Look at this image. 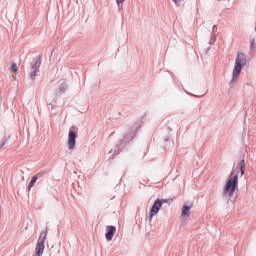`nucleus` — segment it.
<instances>
[{"instance_id": "obj_7", "label": "nucleus", "mask_w": 256, "mask_h": 256, "mask_svg": "<svg viewBox=\"0 0 256 256\" xmlns=\"http://www.w3.org/2000/svg\"><path fill=\"white\" fill-rule=\"evenodd\" d=\"M193 205H187L184 204L182 207V212H181V217L183 219H185V217H189V215H191V209H192Z\"/></svg>"}, {"instance_id": "obj_14", "label": "nucleus", "mask_w": 256, "mask_h": 256, "mask_svg": "<svg viewBox=\"0 0 256 256\" xmlns=\"http://www.w3.org/2000/svg\"><path fill=\"white\" fill-rule=\"evenodd\" d=\"M36 75H37V72H35V71L31 73L32 78L35 77Z\"/></svg>"}, {"instance_id": "obj_2", "label": "nucleus", "mask_w": 256, "mask_h": 256, "mask_svg": "<svg viewBox=\"0 0 256 256\" xmlns=\"http://www.w3.org/2000/svg\"><path fill=\"white\" fill-rule=\"evenodd\" d=\"M247 64V57H245L244 53H238L235 61V67L233 71V81H237V77L241 75V71L243 67Z\"/></svg>"}, {"instance_id": "obj_9", "label": "nucleus", "mask_w": 256, "mask_h": 256, "mask_svg": "<svg viewBox=\"0 0 256 256\" xmlns=\"http://www.w3.org/2000/svg\"><path fill=\"white\" fill-rule=\"evenodd\" d=\"M35 183H37V177L33 176L28 184V191H31L35 187Z\"/></svg>"}, {"instance_id": "obj_5", "label": "nucleus", "mask_w": 256, "mask_h": 256, "mask_svg": "<svg viewBox=\"0 0 256 256\" xmlns=\"http://www.w3.org/2000/svg\"><path fill=\"white\" fill-rule=\"evenodd\" d=\"M76 139L77 133H75L74 131H70L68 134V149L70 151H73V149H75Z\"/></svg>"}, {"instance_id": "obj_6", "label": "nucleus", "mask_w": 256, "mask_h": 256, "mask_svg": "<svg viewBox=\"0 0 256 256\" xmlns=\"http://www.w3.org/2000/svg\"><path fill=\"white\" fill-rule=\"evenodd\" d=\"M117 232V229L115 226H106V234L105 237L108 241H113V237L115 236V233Z\"/></svg>"}, {"instance_id": "obj_10", "label": "nucleus", "mask_w": 256, "mask_h": 256, "mask_svg": "<svg viewBox=\"0 0 256 256\" xmlns=\"http://www.w3.org/2000/svg\"><path fill=\"white\" fill-rule=\"evenodd\" d=\"M46 174H47V172L45 170H42V171L38 172L36 175H34V177H36V179H41V177H43Z\"/></svg>"}, {"instance_id": "obj_4", "label": "nucleus", "mask_w": 256, "mask_h": 256, "mask_svg": "<svg viewBox=\"0 0 256 256\" xmlns=\"http://www.w3.org/2000/svg\"><path fill=\"white\" fill-rule=\"evenodd\" d=\"M163 203H165V200H161V199H157L154 202L150 210V220L153 219V217H155V215H157L159 211H161V207H163Z\"/></svg>"}, {"instance_id": "obj_8", "label": "nucleus", "mask_w": 256, "mask_h": 256, "mask_svg": "<svg viewBox=\"0 0 256 256\" xmlns=\"http://www.w3.org/2000/svg\"><path fill=\"white\" fill-rule=\"evenodd\" d=\"M10 73H12L13 79H15V75H17V72L19 71V66H17V63L12 62L10 67H9Z\"/></svg>"}, {"instance_id": "obj_13", "label": "nucleus", "mask_w": 256, "mask_h": 256, "mask_svg": "<svg viewBox=\"0 0 256 256\" xmlns=\"http://www.w3.org/2000/svg\"><path fill=\"white\" fill-rule=\"evenodd\" d=\"M251 47L254 48L255 47V39L251 40Z\"/></svg>"}, {"instance_id": "obj_11", "label": "nucleus", "mask_w": 256, "mask_h": 256, "mask_svg": "<svg viewBox=\"0 0 256 256\" xmlns=\"http://www.w3.org/2000/svg\"><path fill=\"white\" fill-rule=\"evenodd\" d=\"M174 3H175V5H181V1H183V0H172Z\"/></svg>"}, {"instance_id": "obj_1", "label": "nucleus", "mask_w": 256, "mask_h": 256, "mask_svg": "<svg viewBox=\"0 0 256 256\" xmlns=\"http://www.w3.org/2000/svg\"><path fill=\"white\" fill-rule=\"evenodd\" d=\"M239 173H241V177L245 175V160H241L238 166L232 169V172L224 185V197H233V195H235V191H237L239 185Z\"/></svg>"}, {"instance_id": "obj_3", "label": "nucleus", "mask_w": 256, "mask_h": 256, "mask_svg": "<svg viewBox=\"0 0 256 256\" xmlns=\"http://www.w3.org/2000/svg\"><path fill=\"white\" fill-rule=\"evenodd\" d=\"M46 239H47V231H42L40 233V236H39L37 244H36V254H35V256L43 255V253L45 251V240Z\"/></svg>"}, {"instance_id": "obj_12", "label": "nucleus", "mask_w": 256, "mask_h": 256, "mask_svg": "<svg viewBox=\"0 0 256 256\" xmlns=\"http://www.w3.org/2000/svg\"><path fill=\"white\" fill-rule=\"evenodd\" d=\"M116 3H117L118 5H121V3H125V0H116Z\"/></svg>"}]
</instances>
